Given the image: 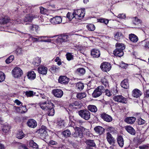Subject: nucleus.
<instances>
[{
  "instance_id": "f257e3e1",
  "label": "nucleus",
  "mask_w": 149,
  "mask_h": 149,
  "mask_svg": "<svg viewBox=\"0 0 149 149\" xmlns=\"http://www.w3.org/2000/svg\"><path fill=\"white\" fill-rule=\"evenodd\" d=\"M78 114L82 118L88 120L91 118V113L86 109H81L78 111Z\"/></svg>"
},
{
  "instance_id": "f03ea898",
  "label": "nucleus",
  "mask_w": 149,
  "mask_h": 149,
  "mask_svg": "<svg viewBox=\"0 0 149 149\" xmlns=\"http://www.w3.org/2000/svg\"><path fill=\"white\" fill-rule=\"evenodd\" d=\"M74 18L76 19H81L83 18L85 14V11L84 10H76L74 11Z\"/></svg>"
},
{
  "instance_id": "7ed1b4c3",
  "label": "nucleus",
  "mask_w": 149,
  "mask_h": 149,
  "mask_svg": "<svg viewBox=\"0 0 149 149\" xmlns=\"http://www.w3.org/2000/svg\"><path fill=\"white\" fill-rule=\"evenodd\" d=\"M104 90V88L103 86H99L94 90L92 93V95L94 97H98L101 95Z\"/></svg>"
},
{
  "instance_id": "20e7f679",
  "label": "nucleus",
  "mask_w": 149,
  "mask_h": 149,
  "mask_svg": "<svg viewBox=\"0 0 149 149\" xmlns=\"http://www.w3.org/2000/svg\"><path fill=\"white\" fill-rule=\"evenodd\" d=\"M47 130L46 127L42 125L41 128L37 131V132L41 138H45L48 135Z\"/></svg>"
},
{
  "instance_id": "39448f33",
  "label": "nucleus",
  "mask_w": 149,
  "mask_h": 149,
  "mask_svg": "<svg viewBox=\"0 0 149 149\" xmlns=\"http://www.w3.org/2000/svg\"><path fill=\"white\" fill-rule=\"evenodd\" d=\"M13 75L15 78L20 77L23 74V72L19 68L15 67L12 71Z\"/></svg>"
},
{
  "instance_id": "423d86ee",
  "label": "nucleus",
  "mask_w": 149,
  "mask_h": 149,
  "mask_svg": "<svg viewBox=\"0 0 149 149\" xmlns=\"http://www.w3.org/2000/svg\"><path fill=\"white\" fill-rule=\"evenodd\" d=\"M100 67L102 71L106 72L111 70V65L109 63L104 62L101 64Z\"/></svg>"
},
{
  "instance_id": "0eeeda50",
  "label": "nucleus",
  "mask_w": 149,
  "mask_h": 149,
  "mask_svg": "<svg viewBox=\"0 0 149 149\" xmlns=\"http://www.w3.org/2000/svg\"><path fill=\"white\" fill-rule=\"evenodd\" d=\"M113 99L115 102H120L123 103H126L127 102V98L121 95L114 96Z\"/></svg>"
},
{
  "instance_id": "6e6552de",
  "label": "nucleus",
  "mask_w": 149,
  "mask_h": 149,
  "mask_svg": "<svg viewBox=\"0 0 149 149\" xmlns=\"http://www.w3.org/2000/svg\"><path fill=\"white\" fill-rule=\"evenodd\" d=\"M52 93L56 97L61 98L63 95V92L61 89H56L52 91Z\"/></svg>"
},
{
  "instance_id": "1a4fd4ad",
  "label": "nucleus",
  "mask_w": 149,
  "mask_h": 149,
  "mask_svg": "<svg viewBox=\"0 0 149 149\" xmlns=\"http://www.w3.org/2000/svg\"><path fill=\"white\" fill-rule=\"evenodd\" d=\"M74 129L75 130V132L74 134V136L82 138L83 137V134L81 129L77 127H74Z\"/></svg>"
},
{
  "instance_id": "9d476101",
  "label": "nucleus",
  "mask_w": 149,
  "mask_h": 149,
  "mask_svg": "<svg viewBox=\"0 0 149 149\" xmlns=\"http://www.w3.org/2000/svg\"><path fill=\"white\" fill-rule=\"evenodd\" d=\"M106 139L109 143L110 145H113L115 143V140L112 135L109 133L106 134Z\"/></svg>"
},
{
  "instance_id": "9b49d317",
  "label": "nucleus",
  "mask_w": 149,
  "mask_h": 149,
  "mask_svg": "<svg viewBox=\"0 0 149 149\" xmlns=\"http://www.w3.org/2000/svg\"><path fill=\"white\" fill-rule=\"evenodd\" d=\"M51 22L53 24H57L61 23L62 19L61 17L60 16H56L50 19Z\"/></svg>"
},
{
  "instance_id": "f8f14e48",
  "label": "nucleus",
  "mask_w": 149,
  "mask_h": 149,
  "mask_svg": "<svg viewBox=\"0 0 149 149\" xmlns=\"http://www.w3.org/2000/svg\"><path fill=\"white\" fill-rule=\"evenodd\" d=\"M27 125L30 127L34 128L37 126L36 121L32 119H29L27 122Z\"/></svg>"
},
{
  "instance_id": "ddd939ff",
  "label": "nucleus",
  "mask_w": 149,
  "mask_h": 149,
  "mask_svg": "<svg viewBox=\"0 0 149 149\" xmlns=\"http://www.w3.org/2000/svg\"><path fill=\"white\" fill-rule=\"evenodd\" d=\"M101 118L104 121L109 122L112 120V117L110 115L105 113H103L101 115Z\"/></svg>"
},
{
  "instance_id": "4468645a",
  "label": "nucleus",
  "mask_w": 149,
  "mask_h": 149,
  "mask_svg": "<svg viewBox=\"0 0 149 149\" xmlns=\"http://www.w3.org/2000/svg\"><path fill=\"white\" fill-rule=\"evenodd\" d=\"M37 17L38 16L37 15L29 14L25 16L24 21L25 22H31L33 18Z\"/></svg>"
},
{
  "instance_id": "2eb2a0df",
  "label": "nucleus",
  "mask_w": 149,
  "mask_h": 149,
  "mask_svg": "<svg viewBox=\"0 0 149 149\" xmlns=\"http://www.w3.org/2000/svg\"><path fill=\"white\" fill-rule=\"evenodd\" d=\"M58 82L61 84H66L69 81V79L65 76H60L58 79Z\"/></svg>"
},
{
  "instance_id": "dca6fc26",
  "label": "nucleus",
  "mask_w": 149,
  "mask_h": 149,
  "mask_svg": "<svg viewBox=\"0 0 149 149\" xmlns=\"http://www.w3.org/2000/svg\"><path fill=\"white\" fill-rule=\"evenodd\" d=\"M94 130L95 132L99 135L102 134L104 131V129L100 126L95 127L94 128Z\"/></svg>"
},
{
  "instance_id": "f3484780",
  "label": "nucleus",
  "mask_w": 149,
  "mask_h": 149,
  "mask_svg": "<svg viewBox=\"0 0 149 149\" xmlns=\"http://www.w3.org/2000/svg\"><path fill=\"white\" fill-rule=\"evenodd\" d=\"M125 129L130 134L134 135L136 134L135 130L132 127L130 126H126L125 127Z\"/></svg>"
},
{
  "instance_id": "a211bd4d",
  "label": "nucleus",
  "mask_w": 149,
  "mask_h": 149,
  "mask_svg": "<svg viewBox=\"0 0 149 149\" xmlns=\"http://www.w3.org/2000/svg\"><path fill=\"white\" fill-rule=\"evenodd\" d=\"M47 67L41 65L38 68V72L43 74H46L47 72Z\"/></svg>"
},
{
  "instance_id": "6ab92c4d",
  "label": "nucleus",
  "mask_w": 149,
  "mask_h": 149,
  "mask_svg": "<svg viewBox=\"0 0 149 149\" xmlns=\"http://www.w3.org/2000/svg\"><path fill=\"white\" fill-rule=\"evenodd\" d=\"M141 92L137 89H135L132 91V95L135 98H138L141 95Z\"/></svg>"
},
{
  "instance_id": "aec40b11",
  "label": "nucleus",
  "mask_w": 149,
  "mask_h": 149,
  "mask_svg": "<svg viewBox=\"0 0 149 149\" xmlns=\"http://www.w3.org/2000/svg\"><path fill=\"white\" fill-rule=\"evenodd\" d=\"M136 120V118L133 117H129L125 118L124 120L125 122L128 124H133Z\"/></svg>"
},
{
  "instance_id": "412c9836",
  "label": "nucleus",
  "mask_w": 149,
  "mask_h": 149,
  "mask_svg": "<svg viewBox=\"0 0 149 149\" xmlns=\"http://www.w3.org/2000/svg\"><path fill=\"white\" fill-rule=\"evenodd\" d=\"M68 37L67 35H61L58 36V40L61 42H66L68 40Z\"/></svg>"
},
{
  "instance_id": "4be33fe9",
  "label": "nucleus",
  "mask_w": 149,
  "mask_h": 149,
  "mask_svg": "<svg viewBox=\"0 0 149 149\" xmlns=\"http://www.w3.org/2000/svg\"><path fill=\"white\" fill-rule=\"evenodd\" d=\"M91 54L94 57L97 58L100 56V54L99 50L93 49L91 51Z\"/></svg>"
},
{
  "instance_id": "5701e85b",
  "label": "nucleus",
  "mask_w": 149,
  "mask_h": 149,
  "mask_svg": "<svg viewBox=\"0 0 149 149\" xmlns=\"http://www.w3.org/2000/svg\"><path fill=\"white\" fill-rule=\"evenodd\" d=\"M117 141L119 146L121 147H123L124 144V141L122 136L120 135L117 137Z\"/></svg>"
},
{
  "instance_id": "b1692460",
  "label": "nucleus",
  "mask_w": 149,
  "mask_h": 149,
  "mask_svg": "<svg viewBox=\"0 0 149 149\" xmlns=\"http://www.w3.org/2000/svg\"><path fill=\"white\" fill-rule=\"evenodd\" d=\"M27 76L28 78L31 80L34 79L36 77V74L33 71H30L28 73Z\"/></svg>"
},
{
  "instance_id": "393cba45",
  "label": "nucleus",
  "mask_w": 149,
  "mask_h": 149,
  "mask_svg": "<svg viewBox=\"0 0 149 149\" xmlns=\"http://www.w3.org/2000/svg\"><path fill=\"white\" fill-rule=\"evenodd\" d=\"M38 42H50L51 41L50 39H47V40H44V39L46 38H48L49 37L47 36H38Z\"/></svg>"
},
{
  "instance_id": "a878e982",
  "label": "nucleus",
  "mask_w": 149,
  "mask_h": 149,
  "mask_svg": "<svg viewBox=\"0 0 149 149\" xmlns=\"http://www.w3.org/2000/svg\"><path fill=\"white\" fill-rule=\"evenodd\" d=\"M121 87L127 89L129 87L128 80L127 79H124L121 83Z\"/></svg>"
},
{
  "instance_id": "bb28decb",
  "label": "nucleus",
  "mask_w": 149,
  "mask_h": 149,
  "mask_svg": "<svg viewBox=\"0 0 149 149\" xmlns=\"http://www.w3.org/2000/svg\"><path fill=\"white\" fill-rule=\"evenodd\" d=\"M29 28L31 31L33 32L34 31H35L36 32H37V31L39 28L38 25L33 24L32 25V24H29Z\"/></svg>"
},
{
  "instance_id": "cd10ccee",
  "label": "nucleus",
  "mask_w": 149,
  "mask_h": 149,
  "mask_svg": "<svg viewBox=\"0 0 149 149\" xmlns=\"http://www.w3.org/2000/svg\"><path fill=\"white\" fill-rule=\"evenodd\" d=\"M129 38L130 40L134 42H136L138 40L137 37L133 34H131L129 35Z\"/></svg>"
},
{
  "instance_id": "c85d7f7f",
  "label": "nucleus",
  "mask_w": 149,
  "mask_h": 149,
  "mask_svg": "<svg viewBox=\"0 0 149 149\" xmlns=\"http://www.w3.org/2000/svg\"><path fill=\"white\" fill-rule=\"evenodd\" d=\"M88 109L91 112L95 113L97 110V108L96 106L93 105H89L87 107Z\"/></svg>"
},
{
  "instance_id": "c756f323",
  "label": "nucleus",
  "mask_w": 149,
  "mask_h": 149,
  "mask_svg": "<svg viewBox=\"0 0 149 149\" xmlns=\"http://www.w3.org/2000/svg\"><path fill=\"white\" fill-rule=\"evenodd\" d=\"M113 54L115 56L118 57H120L123 55L124 53L123 51L116 49L113 51Z\"/></svg>"
},
{
  "instance_id": "7c9ffc66",
  "label": "nucleus",
  "mask_w": 149,
  "mask_h": 149,
  "mask_svg": "<svg viewBox=\"0 0 149 149\" xmlns=\"http://www.w3.org/2000/svg\"><path fill=\"white\" fill-rule=\"evenodd\" d=\"M41 62V58L37 57L34 59L33 63L34 65L38 66L40 64Z\"/></svg>"
},
{
  "instance_id": "2f4dec72",
  "label": "nucleus",
  "mask_w": 149,
  "mask_h": 149,
  "mask_svg": "<svg viewBox=\"0 0 149 149\" xmlns=\"http://www.w3.org/2000/svg\"><path fill=\"white\" fill-rule=\"evenodd\" d=\"M86 94L85 92H81L77 93L76 95L77 98L79 100L86 97Z\"/></svg>"
},
{
  "instance_id": "473e14b6",
  "label": "nucleus",
  "mask_w": 149,
  "mask_h": 149,
  "mask_svg": "<svg viewBox=\"0 0 149 149\" xmlns=\"http://www.w3.org/2000/svg\"><path fill=\"white\" fill-rule=\"evenodd\" d=\"M115 38L117 41H119L123 38L122 34L119 32H117L115 35Z\"/></svg>"
},
{
  "instance_id": "72a5a7b5",
  "label": "nucleus",
  "mask_w": 149,
  "mask_h": 149,
  "mask_svg": "<svg viewBox=\"0 0 149 149\" xmlns=\"http://www.w3.org/2000/svg\"><path fill=\"white\" fill-rule=\"evenodd\" d=\"M116 49L119 50H121L123 51V50L125 49V45L123 43H118L116 44Z\"/></svg>"
},
{
  "instance_id": "f704fd0d",
  "label": "nucleus",
  "mask_w": 149,
  "mask_h": 149,
  "mask_svg": "<svg viewBox=\"0 0 149 149\" xmlns=\"http://www.w3.org/2000/svg\"><path fill=\"white\" fill-rule=\"evenodd\" d=\"M11 21L12 20H11L9 17H7L2 18L1 20V22L3 24H7L9 22L12 23L13 22H11Z\"/></svg>"
},
{
  "instance_id": "c9c22d12",
  "label": "nucleus",
  "mask_w": 149,
  "mask_h": 149,
  "mask_svg": "<svg viewBox=\"0 0 149 149\" xmlns=\"http://www.w3.org/2000/svg\"><path fill=\"white\" fill-rule=\"evenodd\" d=\"M62 134L64 137L67 138L70 136L71 133L69 130L67 129L63 131Z\"/></svg>"
},
{
  "instance_id": "e433bc0d",
  "label": "nucleus",
  "mask_w": 149,
  "mask_h": 149,
  "mask_svg": "<svg viewBox=\"0 0 149 149\" xmlns=\"http://www.w3.org/2000/svg\"><path fill=\"white\" fill-rule=\"evenodd\" d=\"M81 103L80 101H75L70 104L69 105V107L71 108L72 107L74 106L79 107L81 106Z\"/></svg>"
},
{
  "instance_id": "4c0bfd02",
  "label": "nucleus",
  "mask_w": 149,
  "mask_h": 149,
  "mask_svg": "<svg viewBox=\"0 0 149 149\" xmlns=\"http://www.w3.org/2000/svg\"><path fill=\"white\" fill-rule=\"evenodd\" d=\"M24 136L25 134L22 130L19 131L16 134V137L19 139H22Z\"/></svg>"
},
{
  "instance_id": "58836bf2",
  "label": "nucleus",
  "mask_w": 149,
  "mask_h": 149,
  "mask_svg": "<svg viewBox=\"0 0 149 149\" xmlns=\"http://www.w3.org/2000/svg\"><path fill=\"white\" fill-rule=\"evenodd\" d=\"M77 72L79 75H83L85 73L86 70L84 68H79L77 69Z\"/></svg>"
},
{
  "instance_id": "ea45409f",
  "label": "nucleus",
  "mask_w": 149,
  "mask_h": 149,
  "mask_svg": "<svg viewBox=\"0 0 149 149\" xmlns=\"http://www.w3.org/2000/svg\"><path fill=\"white\" fill-rule=\"evenodd\" d=\"M86 144L88 145V146L91 147H94L95 146V144L93 140H87L86 142Z\"/></svg>"
},
{
  "instance_id": "a19ab883",
  "label": "nucleus",
  "mask_w": 149,
  "mask_h": 149,
  "mask_svg": "<svg viewBox=\"0 0 149 149\" xmlns=\"http://www.w3.org/2000/svg\"><path fill=\"white\" fill-rule=\"evenodd\" d=\"M133 23L135 25H138L141 23V21L139 19L135 17L132 18Z\"/></svg>"
},
{
  "instance_id": "79ce46f5",
  "label": "nucleus",
  "mask_w": 149,
  "mask_h": 149,
  "mask_svg": "<svg viewBox=\"0 0 149 149\" xmlns=\"http://www.w3.org/2000/svg\"><path fill=\"white\" fill-rule=\"evenodd\" d=\"M10 129V126L8 125H4L2 129V130L3 133H6L8 132Z\"/></svg>"
},
{
  "instance_id": "37998d69",
  "label": "nucleus",
  "mask_w": 149,
  "mask_h": 149,
  "mask_svg": "<svg viewBox=\"0 0 149 149\" xmlns=\"http://www.w3.org/2000/svg\"><path fill=\"white\" fill-rule=\"evenodd\" d=\"M29 145L30 147L33 148H37L38 147V145L32 140L30 141Z\"/></svg>"
},
{
  "instance_id": "c03bdc74",
  "label": "nucleus",
  "mask_w": 149,
  "mask_h": 149,
  "mask_svg": "<svg viewBox=\"0 0 149 149\" xmlns=\"http://www.w3.org/2000/svg\"><path fill=\"white\" fill-rule=\"evenodd\" d=\"M87 29L90 31H93L95 29L94 25L93 24H89L86 26Z\"/></svg>"
},
{
  "instance_id": "a18cd8bd",
  "label": "nucleus",
  "mask_w": 149,
  "mask_h": 149,
  "mask_svg": "<svg viewBox=\"0 0 149 149\" xmlns=\"http://www.w3.org/2000/svg\"><path fill=\"white\" fill-rule=\"evenodd\" d=\"M46 104H47V103L44 102L43 103H40L38 104V105L42 109L47 110V108L46 106Z\"/></svg>"
},
{
  "instance_id": "49530a36",
  "label": "nucleus",
  "mask_w": 149,
  "mask_h": 149,
  "mask_svg": "<svg viewBox=\"0 0 149 149\" xmlns=\"http://www.w3.org/2000/svg\"><path fill=\"white\" fill-rule=\"evenodd\" d=\"M24 93L27 97H32L34 95V92L33 91H29L25 92L24 91Z\"/></svg>"
},
{
  "instance_id": "de8ad7c7",
  "label": "nucleus",
  "mask_w": 149,
  "mask_h": 149,
  "mask_svg": "<svg viewBox=\"0 0 149 149\" xmlns=\"http://www.w3.org/2000/svg\"><path fill=\"white\" fill-rule=\"evenodd\" d=\"M101 82L103 85H104L106 88L109 87V85L107 80L105 78H102V79Z\"/></svg>"
},
{
  "instance_id": "09e8293b",
  "label": "nucleus",
  "mask_w": 149,
  "mask_h": 149,
  "mask_svg": "<svg viewBox=\"0 0 149 149\" xmlns=\"http://www.w3.org/2000/svg\"><path fill=\"white\" fill-rule=\"evenodd\" d=\"M101 82L103 85H104L106 88L109 87V85L107 80L105 78H102V79Z\"/></svg>"
},
{
  "instance_id": "8fccbe9b",
  "label": "nucleus",
  "mask_w": 149,
  "mask_h": 149,
  "mask_svg": "<svg viewBox=\"0 0 149 149\" xmlns=\"http://www.w3.org/2000/svg\"><path fill=\"white\" fill-rule=\"evenodd\" d=\"M101 82L103 85H104L106 88L109 87V85L107 80L105 78H102V79Z\"/></svg>"
},
{
  "instance_id": "3c124183",
  "label": "nucleus",
  "mask_w": 149,
  "mask_h": 149,
  "mask_svg": "<svg viewBox=\"0 0 149 149\" xmlns=\"http://www.w3.org/2000/svg\"><path fill=\"white\" fill-rule=\"evenodd\" d=\"M57 125L58 127L60 128H64L65 126L63 120H61L58 122L57 123Z\"/></svg>"
},
{
  "instance_id": "603ef678",
  "label": "nucleus",
  "mask_w": 149,
  "mask_h": 149,
  "mask_svg": "<svg viewBox=\"0 0 149 149\" xmlns=\"http://www.w3.org/2000/svg\"><path fill=\"white\" fill-rule=\"evenodd\" d=\"M76 87L79 90H82L84 87V84L81 82H78L76 84Z\"/></svg>"
},
{
  "instance_id": "864d4df0",
  "label": "nucleus",
  "mask_w": 149,
  "mask_h": 149,
  "mask_svg": "<svg viewBox=\"0 0 149 149\" xmlns=\"http://www.w3.org/2000/svg\"><path fill=\"white\" fill-rule=\"evenodd\" d=\"M74 12L72 13L68 12L67 14V17L70 20H71L72 19L74 18Z\"/></svg>"
},
{
  "instance_id": "5fc2aeb1",
  "label": "nucleus",
  "mask_w": 149,
  "mask_h": 149,
  "mask_svg": "<svg viewBox=\"0 0 149 149\" xmlns=\"http://www.w3.org/2000/svg\"><path fill=\"white\" fill-rule=\"evenodd\" d=\"M14 56L13 55L10 56L6 60V62L7 64H9L14 59Z\"/></svg>"
},
{
  "instance_id": "6e6d98bb",
  "label": "nucleus",
  "mask_w": 149,
  "mask_h": 149,
  "mask_svg": "<svg viewBox=\"0 0 149 149\" xmlns=\"http://www.w3.org/2000/svg\"><path fill=\"white\" fill-rule=\"evenodd\" d=\"M48 111L47 114L49 116H52L54 114V110L53 108H50V109L47 110Z\"/></svg>"
},
{
  "instance_id": "4d7b16f0",
  "label": "nucleus",
  "mask_w": 149,
  "mask_h": 149,
  "mask_svg": "<svg viewBox=\"0 0 149 149\" xmlns=\"http://www.w3.org/2000/svg\"><path fill=\"white\" fill-rule=\"evenodd\" d=\"M5 78L4 73L0 71V82L3 81Z\"/></svg>"
},
{
  "instance_id": "13d9d810",
  "label": "nucleus",
  "mask_w": 149,
  "mask_h": 149,
  "mask_svg": "<svg viewBox=\"0 0 149 149\" xmlns=\"http://www.w3.org/2000/svg\"><path fill=\"white\" fill-rule=\"evenodd\" d=\"M98 22L101 23H103L106 24H107L109 22L108 19L104 18L100 19H98Z\"/></svg>"
},
{
  "instance_id": "bf43d9fd",
  "label": "nucleus",
  "mask_w": 149,
  "mask_h": 149,
  "mask_svg": "<svg viewBox=\"0 0 149 149\" xmlns=\"http://www.w3.org/2000/svg\"><path fill=\"white\" fill-rule=\"evenodd\" d=\"M47 105V110H48V109H50V108H53L54 107V104L53 103L51 102H49L46 104Z\"/></svg>"
},
{
  "instance_id": "052dcab7",
  "label": "nucleus",
  "mask_w": 149,
  "mask_h": 149,
  "mask_svg": "<svg viewBox=\"0 0 149 149\" xmlns=\"http://www.w3.org/2000/svg\"><path fill=\"white\" fill-rule=\"evenodd\" d=\"M145 123V121L144 120L140 118L138 119V123L139 125H141L144 124Z\"/></svg>"
},
{
  "instance_id": "680f3d73",
  "label": "nucleus",
  "mask_w": 149,
  "mask_h": 149,
  "mask_svg": "<svg viewBox=\"0 0 149 149\" xmlns=\"http://www.w3.org/2000/svg\"><path fill=\"white\" fill-rule=\"evenodd\" d=\"M66 57L67 59L70 61L73 59V56L70 53H68L66 54Z\"/></svg>"
},
{
  "instance_id": "e2e57ef3",
  "label": "nucleus",
  "mask_w": 149,
  "mask_h": 149,
  "mask_svg": "<svg viewBox=\"0 0 149 149\" xmlns=\"http://www.w3.org/2000/svg\"><path fill=\"white\" fill-rule=\"evenodd\" d=\"M51 69L53 71L56 72L59 70V68L58 66L54 65L51 68Z\"/></svg>"
},
{
  "instance_id": "0e129e2a",
  "label": "nucleus",
  "mask_w": 149,
  "mask_h": 149,
  "mask_svg": "<svg viewBox=\"0 0 149 149\" xmlns=\"http://www.w3.org/2000/svg\"><path fill=\"white\" fill-rule=\"evenodd\" d=\"M142 43L144 44L145 47H147L149 48V41H143L142 42Z\"/></svg>"
},
{
  "instance_id": "69168bd1",
  "label": "nucleus",
  "mask_w": 149,
  "mask_h": 149,
  "mask_svg": "<svg viewBox=\"0 0 149 149\" xmlns=\"http://www.w3.org/2000/svg\"><path fill=\"white\" fill-rule=\"evenodd\" d=\"M120 66L122 68L125 69L127 67V65L122 62L120 64Z\"/></svg>"
},
{
  "instance_id": "338daca9",
  "label": "nucleus",
  "mask_w": 149,
  "mask_h": 149,
  "mask_svg": "<svg viewBox=\"0 0 149 149\" xmlns=\"http://www.w3.org/2000/svg\"><path fill=\"white\" fill-rule=\"evenodd\" d=\"M105 94L109 97H110L111 96L112 94L109 90L106 89L105 90Z\"/></svg>"
},
{
  "instance_id": "774afa93",
  "label": "nucleus",
  "mask_w": 149,
  "mask_h": 149,
  "mask_svg": "<svg viewBox=\"0 0 149 149\" xmlns=\"http://www.w3.org/2000/svg\"><path fill=\"white\" fill-rule=\"evenodd\" d=\"M139 148L140 149H148L149 147L148 146L143 145L139 146Z\"/></svg>"
}]
</instances>
